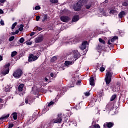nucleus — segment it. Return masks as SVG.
<instances>
[{
    "mask_svg": "<svg viewBox=\"0 0 128 128\" xmlns=\"http://www.w3.org/2000/svg\"><path fill=\"white\" fill-rule=\"evenodd\" d=\"M18 34V30H16V32L14 34Z\"/></svg>",
    "mask_w": 128,
    "mask_h": 128,
    "instance_id": "obj_54",
    "label": "nucleus"
},
{
    "mask_svg": "<svg viewBox=\"0 0 128 128\" xmlns=\"http://www.w3.org/2000/svg\"><path fill=\"white\" fill-rule=\"evenodd\" d=\"M50 76H51L52 78H54V74H53L52 73H51V74H50Z\"/></svg>",
    "mask_w": 128,
    "mask_h": 128,
    "instance_id": "obj_55",
    "label": "nucleus"
},
{
    "mask_svg": "<svg viewBox=\"0 0 128 128\" xmlns=\"http://www.w3.org/2000/svg\"><path fill=\"white\" fill-rule=\"evenodd\" d=\"M54 102L51 101L50 102L48 103V106H54Z\"/></svg>",
    "mask_w": 128,
    "mask_h": 128,
    "instance_id": "obj_33",
    "label": "nucleus"
},
{
    "mask_svg": "<svg viewBox=\"0 0 128 128\" xmlns=\"http://www.w3.org/2000/svg\"><path fill=\"white\" fill-rule=\"evenodd\" d=\"M80 20V16L78 15L74 16L72 19V22H78Z\"/></svg>",
    "mask_w": 128,
    "mask_h": 128,
    "instance_id": "obj_17",
    "label": "nucleus"
},
{
    "mask_svg": "<svg viewBox=\"0 0 128 128\" xmlns=\"http://www.w3.org/2000/svg\"><path fill=\"white\" fill-rule=\"evenodd\" d=\"M26 44H27V46H32V42H26Z\"/></svg>",
    "mask_w": 128,
    "mask_h": 128,
    "instance_id": "obj_40",
    "label": "nucleus"
},
{
    "mask_svg": "<svg viewBox=\"0 0 128 128\" xmlns=\"http://www.w3.org/2000/svg\"><path fill=\"white\" fill-rule=\"evenodd\" d=\"M92 7V2H90L88 3V4H87L86 5V8L88 9V8H90Z\"/></svg>",
    "mask_w": 128,
    "mask_h": 128,
    "instance_id": "obj_28",
    "label": "nucleus"
},
{
    "mask_svg": "<svg viewBox=\"0 0 128 128\" xmlns=\"http://www.w3.org/2000/svg\"><path fill=\"white\" fill-rule=\"evenodd\" d=\"M6 1V0H0V2H4Z\"/></svg>",
    "mask_w": 128,
    "mask_h": 128,
    "instance_id": "obj_50",
    "label": "nucleus"
},
{
    "mask_svg": "<svg viewBox=\"0 0 128 128\" xmlns=\"http://www.w3.org/2000/svg\"><path fill=\"white\" fill-rule=\"evenodd\" d=\"M2 60V56H0V62Z\"/></svg>",
    "mask_w": 128,
    "mask_h": 128,
    "instance_id": "obj_52",
    "label": "nucleus"
},
{
    "mask_svg": "<svg viewBox=\"0 0 128 128\" xmlns=\"http://www.w3.org/2000/svg\"><path fill=\"white\" fill-rule=\"evenodd\" d=\"M35 30H42V28L38 27V26H36V28H35Z\"/></svg>",
    "mask_w": 128,
    "mask_h": 128,
    "instance_id": "obj_37",
    "label": "nucleus"
},
{
    "mask_svg": "<svg viewBox=\"0 0 128 128\" xmlns=\"http://www.w3.org/2000/svg\"><path fill=\"white\" fill-rule=\"evenodd\" d=\"M22 70L20 69H18L15 70L13 73V76H14L15 78H20L22 76Z\"/></svg>",
    "mask_w": 128,
    "mask_h": 128,
    "instance_id": "obj_3",
    "label": "nucleus"
},
{
    "mask_svg": "<svg viewBox=\"0 0 128 128\" xmlns=\"http://www.w3.org/2000/svg\"><path fill=\"white\" fill-rule=\"evenodd\" d=\"M2 102V100L0 98V102Z\"/></svg>",
    "mask_w": 128,
    "mask_h": 128,
    "instance_id": "obj_58",
    "label": "nucleus"
},
{
    "mask_svg": "<svg viewBox=\"0 0 128 128\" xmlns=\"http://www.w3.org/2000/svg\"><path fill=\"white\" fill-rule=\"evenodd\" d=\"M60 20L62 22H68L70 20V18L68 16H62L60 17Z\"/></svg>",
    "mask_w": 128,
    "mask_h": 128,
    "instance_id": "obj_9",
    "label": "nucleus"
},
{
    "mask_svg": "<svg viewBox=\"0 0 128 128\" xmlns=\"http://www.w3.org/2000/svg\"><path fill=\"white\" fill-rule=\"evenodd\" d=\"M36 118V114H33L32 116H30L29 118V122H30V124L34 122Z\"/></svg>",
    "mask_w": 128,
    "mask_h": 128,
    "instance_id": "obj_10",
    "label": "nucleus"
},
{
    "mask_svg": "<svg viewBox=\"0 0 128 128\" xmlns=\"http://www.w3.org/2000/svg\"><path fill=\"white\" fill-rule=\"evenodd\" d=\"M106 108H108V110H112V104L110 103L106 105Z\"/></svg>",
    "mask_w": 128,
    "mask_h": 128,
    "instance_id": "obj_22",
    "label": "nucleus"
},
{
    "mask_svg": "<svg viewBox=\"0 0 128 128\" xmlns=\"http://www.w3.org/2000/svg\"><path fill=\"white\" fill-rule=\"evenodd\" d=\"M118 36H114V38H112L110 40V42H114L116 40H118Z\"/></svg>",
    "mask_w": 128,
    "mask_h": 128,
    "instance_id": "obj_24",
    "label": "nucleus"
},
{
    "mask_svg": "<svg viewBox=\"0 0 128 128\" xmlns=\"http://www.w3.org/2000/svg\"><path fill=\"white\" fill-rule=\"evenodd\" d=\"M18 30L20 32H22V30H24V25L20 24V28H18Z\"/></svg>",
    "mask_w": 128,
    "mask_h": 128,
    "instance_id": "obj_31",
    "label": "nucleus"
},
{
    "mask_svg": "<svg viewBox=\"0 0 128 128\" xmlns=\"http://www.w3.org/2000/svg\"><path fill=\"white\" fill-rule=\"evenodd\" d=\"M74 38L70 39H68V41H66V42L67 44H75Z\"/></svg>",
    "mask_w": 128,
    "mask_h": 128,
    "instance_id": "obj_15",
    "label": "nucleus"
},
{
    "mask_svg": "<svg viewBox=\"0 0 128 128\" xmlns=\"http://www.w3.org/2000/svg\"><path fill=\"white\" fill-rule=\"evenodd\" d=\"M90 128H92V126H90Z\"/></svg>",
    "mask_w": 128,
    "mask_h": 128,
    "instance_id": "obj_63",
    "label": "nucleus"
},
{
    "mask_svg": "<svg viewBox=\"0 0 128 128\" xmlns=\"http://www.w3.org/2000/svg\"><path fill=\"white\" fill-rule=\"evenodd\" d=\"M104 2H108V0H106L104 1Z\"/></svg>",
    "mask_w": 128,
    "mask_h": 128,
    "instance_id": "obj_59",
    "label": "nucleus"
},
{
    "mask_svg": "<svg viewBox=\"0 0 128 128\" xmlns=\"http://www.w3.org/2000/svg\"><path fill=\"white\" fill-rule=\"evenodd\" d=\"M42 16H43V19L42 20V22H46L50 20V17H48V15L46 14H44Z\"/></svg>",
    "mask_w": 128,
    "mask_h": 128,
    "instance_id": "obj_11",
    "label": "nucleus"
},
{
    "mask_svg": "<svg viewBox=\"0 0 128 128\" xmlns=\"http://www.w3.org/2000/svg\"><path fill=\"white\" fill-rule=\"evenodd\" d=\"M106 16V14L104 11L100 12L99 16Z\"/></svg>",
    "mask_w": 128,
    "mask_h": 128,
    "instance_id": "obj_30",
    "label": "nucleus"
},
{
    "mask_svg": "<svg viewBox=\"0 0 128 128\" xmlns=\"http://www.w3.org/2000/svg\"><path fill=\"white\" fill-rule=\"evenodd\" d=\"M100 71L104 72V68L102 67V66L100 68Z\"/></svg>",
    "mask_w": 128,
    "mask_h": 128,
    "instance_id": "obj_45",
    "label": "nucleus"
},
{
    "mask_svg": "<svg viewBox=\"0 0 128 128\" xmlns=\"http://www.w3.org/2000/svg\"><path fill=\"white\" fill-rule=\"evenodd\" d=\"M35 10H40V6H36V7H35Z\"/></svg>",
    "mask_w": 128,
    "mask_h": 128,
    "instance_id": "obj_44",
    "label": "nucleus"
},
{
    "mask_svg": "<svg viewBox=\"0 0 128 128\" xmlns=\"http://www.w3.org/2000/svg\"><path fill=\"white\" fill-rule=\"evenodd\" d=\"M94 126L95 128H100V125H98V124H95L94 125Z\"/></svg>",
    "mask_w": 128,
    "mask_h": 128,
    "instance_id": "obj_39",
    "label": "nucleus"
},
{
    "mask_svg": "<svg viewBox=\"0 0 128 128\" xmlns=\"http://www.w3.org/2000/svg\"><path fill=\"white\" fill-rule=\"evenodd\" d=\"M114 73L112 71H108L106 74L104 80L106 82V84H110V82H112V76Z\"/></svg>",
    "mask_w": 128,
    "mask_h": 128,
    "instance_id": "obj_2",
    "label": "nucleus"
},
{
    "mask_svg": "<svg viewBox=\"0 0 128 128\" xmlns=\"http://www.w3.org/2000/svg\"><path fill=\"white\" fill-rule=\"evenodd\" d=\"M40 16H36V20L37 22H38L40 20Z\"/></svg>",
    "mask_w": 128,
    "mask_h": 128,
    "instance_id": "obj_43",
    "label": "nucleus"
},
{
    "mask_svg": "<svg viewBox=\"0 0 128 128\" xmlns=\"http://www.w3.org/2000/svg\"><path fill=\"white\" fill-rule=\"evenodd\" d=\"M50 2H52V4H57L58 0H50Z\"/></svg>",
    "mask_w": 128,
    "mask_h": 128,
    "instance_id": "obj_36",
    "label": "nucleus"
},
{
    "mask_svg": "<svg viewBox=\"0 0 128 128\" xmlns=\"http://www.w3.org/2000/svg\"><path fill=\"white\" fill-rule=\"evenodd\" d=\"M118 11L114 10H112L110 12V14H118Z\"/></svg>",
    "mask_w": 128,
    "mask_h": 128,
    "instance_id": "obj_21",
    "label": "nucleus"
},
{
    "mask_svg": "<svg viewBox=\"0 0 128 128\" xmlns=\"http://www.w3.org/2000/svg\"><path fill=\"white\" fill-rule=\"evenodd\" d=\"M16 22H15L14 24H12V30H14V28L16 27Z\"/></svg>",
    "mask_w": 128,
    "mask_h": 128,
    "instance_id": "obj_34",
    "label": "nucleus"
},
{
    "mask_svg": "<svg viewBox=\"0 0 128 128\" xmlns=\"http://www.w3.org/2000/svg\"><path fill=\"white\" fill-rule=\"evenodd\" d=\"M86 46H88V42L84 41L82 43V46H80V50H86Z\"/></svg>",
    "mask_w": 128,
    "mask_h": 128,
    "instance_id": "obj_8",
    "label": "nucleus"
},
{
    "mask_svg": "<svg viewBox=\"0 0 128 128\" xmlns=\"http://www.w3.org/2000/svg\"><path fill=\"white\" fill-rule=\"evenodd\" d=\"M42 50H44V49H42Z\"/></svg>",
    "mask_w": 128,
    "mask_h": 128,
    "instance_id": "obj_62",
    "label": "nucleus"
},
{
    "mask_svg": "<svg viewBox=\"0 0 128 128\" xmlns=\"http://www.w3.org/2000/svg\"><path fill=\"white\" fill-rule=\"evenodd\" d=\"M80 84V81H78V82L76 83V84Z\"/></svg>",
    "mask_w": 128,
    "mask_h": 128,
    "instance_id": "obj_56",
    "label": "nucleus"
},
{
    "mask_svg": "<svg viewBox=\"0 0 128 128\" xmlns=\"http://www.w3.org/2000/svg\"><path fill=\"white\" fill-rule=\"evenodd\" d=\"M90 94L89 93V92H86L84 93V95L86 96H90Z\"/></svg>",
    "mask_w": 128,
    "mask_h": 128,
    "instance_id": "obj_47",
    "label": "nucleus"
},
{
    "mask_svg": "<svg viewBox=\"0 0 128 128\" xmlns=\"http://www.w3.org/2000/svg\"><path fill=\"white\" fill-rule=\"evenodd\" d=\"M88 0H80L76 4V5L74 6V10L76 12H78V10H80V8L82 6L86 4V2H88Z\"/></svg>",
    "mask_w": 128,
    "mask_h": 128,
    "instance_id": "obj_1",
    "label": "nucleus"
},
{
    "mask_svg": "<svg viewBox=\"0 0 128 128\" xmlns=\"http://www.w3.org/2000/svg\"><path fill=\"white\" fill-rule=\"evenodd\" d=\"M26 104H28V98H26L25 100Z\"/></svg>",
    "mask_w": 128,
    "mask_h": 128,
    "instance_id": "obj_48",
    "label": "nucleus"
},
{
    "mask_svg": "<svg viewBox=\"0 0 128 128\" xmlns=\"http://www.w3.org/2000/svg\"><path fill=\"white\" fill-rule=\"evenodd\" d=\"M24 84H20L18 87V90L19 92H22V88H24Z\"/></svg>",
    "mask_w": 128,
    "mask_h": 128,
    "instance_id": "obj_20",
    "label": "nucleus"
},
{
    "mask_svg": "<svg viewBox=\"0 0 128 128\" xmlns=\"http://www.w3.org/2000/svg\"><path fill=\"white\" fill-rule=\"evenodd\" d=\"M14 126V124H9L8 128H12Z\"/></svg>",
    "mask_w": 128,
    "mask_h": 128,
    "instance_id": "obj_42",
    "label": "nucleus"
},
{
    "mask_svg": "<svg viewBox=\"0 0 128 128\" xmlns=\"http://www.w3.org/2000/svg\"><path fill=\"white\" fill-rule=\"evenodd\" d=\"M72 58H70V60H72Z\"/></svg>",
    "mask_w": 128,
    "mask_h": 128,
    "instance_id": "obj_60",
    "label": "nucleus"
},
{
    "mask_svg": "<svg viewBox=\"0 0 128 128\" xmlns=\"http://www.w3.org/2000/svg\"><path fill=\"white\" fill-rule=\"evenodd\" d=\"M0 14H4V11L1 9H0Z\"/></svg>",
    "mask_w": 128,
    "mask_h": 128,
    "instance_id": "obj_51",
    "label": "nucleus"
},
{
    "mask_svg": "<svg viewBox=\"0 0 128 128\" xmlns=\"http://www.w3.org/2000/svg\"><path fill=\"white\" fill-rule=\"evenodd\" d=\"M65 122H66V120H65Z\"/></svg>",
    "mask_w": 128,
    "mask_h": 128,
    "instance_id": "obj_61",
    "label": "nucleus"
},
{
    "mask_svg": "<svg viewBox=\"0 0 128 128\" xmlns=\"http://www.w3.org/2000/svg\"><path fill=\"white\" fill-rule=\"evenodd\" d=\"M104 126H106L108 128H112V126H114V123L112 122H106L105 124H104Z\"/></svg>",
    "mask_w": 128,
    "mask_h": 128,
    "instance_id": "obj_12",
    "label": "nucleus"
},
{
    "mask_svg": "<svg viewBox=\"0 0 128 128\" xmlns=\"http://www.w3.org/2000/svg\"><path fill=\"white\" fill-rule=\"evenodd\" d=\"M62 114H58V117L52 120V124H60L62 122Z\"/></svg>",
    "mask_w": 128,
    "mask_h": 128,
    "instance_id": "obj_5",
    "label": "nucleus"
},
{
    "mask_svg": "<svg viewBox=\"0 0 128 128\" xmlns=\"http://www.w3.org/2000/svg\"><path fill=\"white\" fill-rule=\"evenodd\" d=\"M90 86H94V77L90 78Z\"/></svg>",
    "mask_w": 128,
    "mask_h": 128,
    "instance_id": "obj_18",
    "label": "nucleus"
},
{
    "mask_svg": "<svg viewBox=\"0 0 128 128\" xmlns=\"http://www.w3.org/2000/svg\"><path fill=\"white\" fill-rule=\"evenodd\" d=\"M44 80H45L46 82H48V79L46 78H45Z\"/></svg>",
    "mask_w": 128,
    "mask_h": 128,
    "instance_id": "obj_57",
    "label": "nucleus"
},
{
    "mask_svg": "<svg viewBox=\"0 0 128 128\" xmlns=\"http://www.w3.org/2000/svg\"><path fill=\"white\" fill-rule=\"evenodd\" d=\"M38 58V56H34L32 54H30L28 56V61L30 62H34V60H36Z\"/></svg>",
    "mask_w": 128,
    "mask_h": 128,
    "instance_id": "obj_6",
    "label": "nucleus"
},
{
    "mask_svg": "<svg viewBox=\"0 0 128 128\" xmlns=\"http://www.w3.org/2000/svg\"><path fill=\"white\" fill-rule=\"evenodd\" d=\"M18 54V52L16 51L12 52L11 54V56L12 58H14V56H16V54Z\"/></svg>",
    "mask_w": 128,
    "mask_h": 128,
    "instance_id": "obj_26",
    "label": "nucleus"
},
{
    "mask_svg": "<svg viewBox=\"0 0 128 128\" xmlns=\"http://www.w3.org/2000/svg\"><path fill=\"white\" fill-rule=\"evenodd\" d=\"M80 53H78V52H74V58H76L75 60H76V59L78 58H80Z\"/></svg>",
    "mask_w": 128,
    "mask_h": 128,
    "instance_id": "obj_14",
    "label": "nucleus"
},
{
    "mask_svg": "<svg viewBox=\"0 0 128 128\" xmlns=\"http://www.w3.org/2000/svg\"><path fill=\"white\" fill-rule=\"evenodd\" d=\"M122 6H128V0L124 2L122 4Z\"/></svg>",
    "mask_w": 128,
    "mask_h": 128,
    "instance_id": "obj_35",
    "label": "nucleus"
},
{
    "mask_svg": "<svg viewBox=\"0 0 128 128\" xmlns=\"http://www.w3.org/2000/svg\"><path fill=\"white\" fill-rule=\"evenodd\" d=\"M13 40H14V36H12L9 38L10 42H12Z\"/></svg>",
    "mask_w": 128,
    "mask_h": 128,
    "instance_id": "obj_38",
    "label": "nucleus"
},
{
    "mask_svg": "<svg viewBox=\"0 0 128 128\" xmlns=\"http://www.w3.org/2000/svg\"><path fill=\"white\" fill-rule=\"evenodd\" d=\"M73 64L74 62H72V61H68V60H66L64 62V64L66 66H68V68L70 66H72V64Z\"/></svg>",
    "mask_w": 128,
    "mask_h": 128,
    "instance_id": "obj_13",
    "label": "nucleus"
},
{
    "mask_svg": "<svg viewBox=\"0 0 128 128\" xmlns=\"http://www.w3.org/2000/svg\"><path fill=\"white\" fill-rule=\"evenodd\" d=\"M124 16H126V12L124 11H122L118 14V16L120 18H122Z\"/></svg>",
    "mask_w": 128,
    "mask_h": 128,
    "instance_id": "obj_16",
    "label": "nucleus"
},
{
    "mask_svg": "<svg viewBox=\"0 0 128 128\" xmlns=\"http://www.w3.org/2000/svg\"><path fill=\"white\" fill-rule=\"evenodd\" d=\"M8 116H10V114H8L7 115H4L0 118V120H6V118H8Z\"/></svg>",
    "mask_w": 128,
    "mask_h": 128,
    "instance_id": "obj_19",
    "label": "nucleus"
},
{
    "mask_svg": "<svg viewBox=\"0 0 128 128\" xmlns=\"http://www.w3.org/2000/svg\"><path fill=\"white\" fill-rule=\"evenodd\" d=\"M34 34H36V32H32L30 34V36H34Z\"/></svg>",
    "mask_w": 128,
    "mask_h": 128,
    "instance_id": "obj_49",
    "label": "nucleus"
},
{
    "mask_svg": "<svg viewBox=\"0 0 128 128\" xmlns=\"http://www.w3.org/2000/svg\"><path fill=\"white\" fill-rule=\"evenodd\" d=\"M108 44H112V43H110V40H108Z\"/></svg>",
    "mask_w": 128,
    "mask_h": 128,
    "instance_id": "obj_53",
    "label": "nucleus"
},
{
    "mask_svg": "<svg viewBox=\"0 0 128 128\" xmlns=\"http://www.w3.org/2000/svg\"><path fill=\"white\" fill-rule=\"evenodd\" d=\"M100 96H104V90H101L98 92Z\"/></svg>",
    "mask_w": 128,
    "mask_h": 128,
    "instance_id": "obj_25",
    "label": "nucleus"
},
{
    "mask_svg": "<svg viewBox=\"0 0 128 128\" xmlns=\"http://www.w3.org/2000/svg\"><path fill=\"white\" fill-rule=\"evenodd\" d=\"M99 42L101 44H106V42L104 41V40L102 39V38H99Z\"/></svg>",
    "mask_w": 128,
    "mask_h": 128,
    "instance_id": "obj_27",
    "label": "nucleus"
},
{
    "mask_svg": "<svg viewBox=\"0 0 128 128\" xmlns=\"http://www.w3.org/2000/svg\"><path fill=\"white\" fill-rule=\"evenodd\" d=\"M56 60V56H54L53 58H52L51 59V62H54Z\"/></svg>",
    "mask_w": 128,
    "mask_h": 128,
    "instance_id": "obj_32",
    "label": "nucleus"
},
{
    "mask_svg": "<svg viewBox=\"0 0 128 128\" xmlns=\"http://www.w3.org/2000/svg\"><path fill=\"white\" fill-rule=\"evenodd\" d=\"M0 24L1 26H4V22L2 20H0Z\"/></svg>",
    "mask_w": 128,
    "mask_h": 128,
    "instance_id": "obj_46",
    "label": "nucleus"
},
{
    "mask_svg": "<svg viewBox=\"0 0 128 128\" xmlns=\"http://www.w3.org/2000/svg\"><path fill=\"white\" fill-rule=\"evenodd\" d=\"M12 116H13V118L14 120H16L18 118V114L16 112H14L12 114Z\"/></svg>",
    "mask_w": 128,
    "mask_h": 128,
    "instance_id": "obj_23",
    "label": "nucleus"
},
{
    "mask_svg": "<svg viewBox=\"0 0 128 128\" xmlns=\"http://www.w3.org/2000/svg\"><path fill=\"white\" fill-rule=\"evenodd\" d=\"M42 40H44V36L42 35L38 36L34 39L36 44H40V42H42Z\"/></svg>",
    "mask_w": 128,
    "mask_h": 128,
    "instance_id": "obj_7",
    "label": "nucleus"
},
{
    "mask_svg": "<svg viewBox=\"0 0 128 128\" xmlns=\"http://www.w3.org/2000/svg\"><path fill=\"white\" fill-rule=\"evenodd\" d=\"M116 95L114 94L110 98V102H112L113 100H114L116 99Z\"/></svg>",
    "mask_w": 128,
    "mask_h": 128,
    "instance_id": "obj_29",
    "label": "nucleus"
},
{
    "mask_svg": "<svg viewBox=\"0 0 128 128\" xmlns=\"http://www.w3.org/2000/svg\"><path fill=\"white\" fill-rule=\"evenodd\" d=\"M20 42L21 44H22V42H24V38H20Z\"/></svg>",
    "mask_w": 128,
    "mask_h": 128,
    "instance_id": "obj_41",
    "label": "nucleus"
},
{
    "mask_svg": "<svg viewBox=\"0 0 128 128\" xmlns=\"http://www.w3.org/2000/svg\"><path fill=\"white\" fill-rule=\"evenodd\" d=\"M10 63H8V64L4 66V68L2 72V74L6 76V74H8L10 72Z\"/></svg>",
    "mask_w": 128,
    "mask_h": 128,
    "instance_id": "obj_4",
    "label": "nucleus"
}]
</instances>
